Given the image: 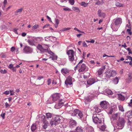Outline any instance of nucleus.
Masks as SVG:
<instances>
[{"label":"nucleus","mask_w":132,"mask_h":132,"mask_svg":"<svg viewBox=\"0 0 132 132\" xmlns=\"http://www.w3.org/2000/svg\"><path fill=\"white\" fill-rule=\"evenodd\" d=\"M76 132H83V128L80 126H78L75 129Z\"/></svg>","instance_id":"a878e982"},{"label":"nucleus","mask_w":132,"mask_h":132,"mask_svg":"<svg viewBox=\"0 0 132 132\" xmlns=\"http://www.w3.org/2000/svg\"><path fill=\"white\" fill-rule=\"evenodd\" d=\"M125 122V121L123 118H119L116 127V128L118 129H122L124 126Z\"/></svg>","instance_id":"7ed1b4c3"},{"label":"nucleus","mask_w":132,"mask_h":132,"mask_svg":"<svg viewBox=\"0 0 132 132\" xmlns=\"http://www.w3.org/2000/svg\"><path fill=\"white\" fill-rule=\"evenodd\" d=\"M92 109V111L94 112L95 114L96 113H98L101 111L96 106L93 107Z\"/></svg>","instance_id":"5701e85b"},{"label":"nucleus","mask_w":132,"mask_h":132,"mask_svg":"<svg viewBox=\"0 0 132 132\" xmlns=\"http://www.w3.org/2000/svg\"><path fill=\"white\" fill-rule=\"evenodd\" d=\"M106 77L107 78H110L112 76L111 72V70H109L106 72Z\"/></svg>","instance_id":"c85d7f7f"},{"label":"nucleus","mask_w":132,"mask_h":132,"mask_svg":"<svg viewBox=\"0 0 132 132\" xmlns=\"http://www.w3.org/2000/svg\"><path fill=\"white\" fill-rule=\"evenodd\" d=\"M24 52L27 54L31 53L32 51V48L28 46H26L23 49Z\"/></svg>","instance_id":"ddd939ff"},{"label":"nucleus","mask_w":132,"mask_h":132,"mask_svg":"<svg viewBox=\"0 0 132 132\" xmlns=\"http://www.w3.org/2000/svg\"><path fill=\"white\" fill-rule=\"evenodd\" d=\"M69 3L72 5L74 4V0H69Z\"/></svg>","instance_id":"8fccbe9b"},{"label":"nucleus","mask_w":132,"mask_h":132,"mask_svg":"<svg viewBox=\"0 0 132 132\" xmlns=\"http://www.w3.org/2000/svg\"><path fill=\"white\" fill-rule=\"evenodd\" d=\"M93 95L91 94L90 96H89L85 98V100H87V101H90L92 100L93 97Z\"/></svg>","instance_id":"72a5a7b5"},{"label":"nucleus","mask_w":132,"mask_h":132,"mask_svg":"<svg viewBox=\"0 0 132 132\" xmlns=\"http://www.w3.org/2000/svg\"><path fill=\"white\" fill-rule=\"evenodd\" d=\"M105 68V66L103 65L102 66L101 68L97 71V72L96 73V75L102 78L103 76V73Z\"/></svg>","instance_id":"1a4fd4ad"},{"label":"nucleus","mask_w":132,"mask_h":132,"mask_svg":"<svg viewBox=\"0 0 132 132\" xmlns=\"http://www.w3.org/2000/svg\"><path fill=\"white\" fill-rule=\"evenodd\" d=\"M13 67V64H11L8 66V67L9 68L11 69Z\"/></svg>","instance_id":"680f3d73"},{"label":"nucleus","mask_w":132,"mask_h":132,"mask_svg":"<svg viewBox=\"0 0 132 132\" xmlns=\"http://www.w3.org/2000/svg\"><path fill=\"white\" fill-rule=\"evenodd\" d=\"M44 78V77L43 76H38V77L37 79L40 80L43 79Z\"/></svg>","instance_id":"13d9d810"},{"label":"nucleus","mask_w":132,"mask_h":132,"mask_svg":"<svg viewBox=\"0 0 132 132\" xmlns=\"http://www.w3.org/2000/svg\"><path fill=\"white\" fill-rule=\"evenodd\" d=\"M113 22L120 26L122 22L121 19L120 18H117L114 19L113 21Z\"/></svg>","instance_id":"dca6fc26"},{"label":"nucleus","mask_w":132,"mask_h":132,"mask_svg":"<svg viewBox=\"0 0 132 132\" xmlns=\"http://www.w3.org/2000/svg\"><path fill=\"white\" fill-rule=\"evenodd\" d=\"M0 72H1L2 73L4 74L6 73L7 72V71L5 70H3L2 69H0Z\"/></svg>","instance_id":"de8ad7c7"},{"label":"nucleus","mask_w":132,"mask_h":132,"mask_svg":"<svg viewBox=\"0 0 132 132\" xmlns=\"http://www.w3.org/2000/svg\"><path fill=\"white\" fill-rule=\"evenodd\" d=\"M127 31L128 32V34L130 35H131L132 34V32L131 31V29H127Z\"/></svg>","instance_id":"3c124183"},{"label":"nucleus","mask_w":132,"mask_h":132,"mask_svg":"<svg viewBox=\"0 0 132 132\" xmlns=\"http://www.w3.org/2000/svg\"><path fill=\"white\" fill-rule=\"evenodd\" d=\"M119 27V26L117 24H116L113 22H112L111 25V27L112 30L114 31H117Z\"/></svg>","instance_id":"2eb2a0df"},{"label":"nucleus","mask_w":132,"mask_h":132,"mask_svg":"<svg viewBox=\"0 0 132 132\" xmlns=\"http://www.w3.org/2000/svg\"><path fill=\"white\" fill-rule=\"evenodd\" d=\"M60 120L61 119L59 116H56L54 118V121H51L50 122V124L51 126L56 125L60 123Z\"/></svg>","instance_id":"6e6552de"},{"label":"nucleus","mask_w":132,"mask_h":132,"mask_svg":"<svg viewBox=\"0 0 132 132\" xmlns=\"http://www.w3.org/2000/svg\"><path fill=\"white\" fill-rule=\"evenodd\" d=\"M77 123L75 120L70 119V126L71 128L74 127L76 125Z\"/></svg>","instance_id":"412c9836"},{"label":"nucleus","mask_w":132,"mask_h":132,"mask_svg":"<svg viewBox=\"0 0 132 132\" xmlns=\"http://www.w3.org/2000/svg\"><path fill=\"white\" fill-rule=\"evenodd\" d=\"M41 118L42 121L43 123L47 122V121L46 120V117L45 116H42Z\"/></svg>","instance_id":"ea45409f"},{"label":"nucleus","mask_w":132,"mask_h":132,"mask_svg":"<svg viewBox=\"0 0 132 132\" xmlns=\"http://www.w3.org/2000/svg\"><path fill=\"white\" fill-rule=\"evenodd\" d=\"M63 9L65 11H70L71 10L68 7L64 8H63Z\"/></svg>","instance_id":"5fc2aeb1"},{"label":"nucleus","mask_w":132,"mask_h":132,"mask_svg":"<svg viewBox=\"0 0 132 132\" xmlns=\"http://www.w3.org/2000/svg\"><path fill=\"white\" fill-rule=\"evenodd\" d=\"M99 114L96 115H93V116L92 118L95 124L99 125H101L102 123V119L103 120V118H102V119L99 118Z\"/></svg>","instance_id":"39448f33"},{"label":"nucleus","mask_w":132,"mask_h":132,"mask_svg":"<svg viewBox=\"0 0 132 132\" xmlns=\"http://www.w3.org/2000/svg\"><path fill=\"white\" fill-rule=\"evenodd\" d=\"M96 81L94 78L89 79L87 81V83L88 85L90 86L94 83Z\"/></svg>","instance_id":"4be33fe9"},{"label":"nucleus","mask_w":132,"mask_h":132,"mask_svg":"<svg viewBox=\"0 0 132 132\" xmlns=\"http://www.w3.org/2000/svg\"><path fill=\"white\" fill-rule=\"evenodd\" d=\"M51 37V36L50 37H45V41H48L50 40L49 38L50 37Z\"/></svg>","instance_id":"bf43d9fd"},{"label":"nucleus","mask_w":132,"mask_h":132,"mask_svg":"<svg viewBox=\"0 0 132 132\" xmlns=\"http://www.w3.org/2000/svg\"><path fill=\"white\" fill-rule=\"evenodd\" d=\"M36 125L35 123L33 124L31 126V128L32 131L33 132L35 131L37 128Z\"/></svg>","instance_id":"c756f323"},{"label":"nucleus","mask_w":132,"mask_h":132,"mask_svg":"<svg viewBox=\"0 0 132 132\" xmlns=\"http://www.w3.org/2000/svg\"><path fill=\"white\" fill-rule=\"evenodd\" d=\"M113 110L112 108H111L109 110V112L108 113V114L109 115L110 114H112L113 113Z\"/></svg>","instance_id":"a18cd8bd"},{"label":"nucleus","mask_w":132,"mask_h":132,"mask_svg":"<svg viewBox=\"0 0 132 132\" xmlns=\"http://www.w3.org/2000/svg\"><path fill=\"white\" fill-rule=\"evenodd\" d=\"M63 103V101L62 100H60L58 103L55 105V108L57 109H60L62 107Z\"/></svg>","instance_id":"4468645a"},{"label":"nucleus","mask_w":132,"mask_h":132,"mask_svg":"<svg viewBox=\"0 0 132 132\" xmlns=\"http://www.w3.org/2000/svg\"><path fill=\"white\" fill-rule=\"evenodd\" d=\"M49 124L48 121L43 122V127L44 129H46L49 126Z\"/></svg>","instance_id":"cd10ccee"},{"label":"nucleus","mask_w":132,"mask_h":132,"mask_svg":"<svg viewBox=\"0 0 132 132\" xmlns=\"http://www.w3.org/2000/svg\"><path fill=\"white\" fill-rule=\"evenodd\" d=\"M50 58H51L53 60H56L57 58V56L56 55H53Z\"/></svg>","instance_id":"c03bdc74"},{"label":"nucleus","mask_w":132,"mask_h":132,"mask_svg":"<svg viewBox=\"0 0 132 132\" xmlns=\"http://www.w3.org/2000/svg\"><path fill=\"white\" fill-rule=\"evenodd\" d=\"M98 15L100 17L104 18L105 17L106 14L102 11L101 10H99L98 11Z\"/></svg>","instance_id":"aec40b11"},{"label":"nucleus","mask_w":132,"mask_h":132,"mask_svg":"<svg viewBox=\"0 0 132 132\" xmlns=\"http://www.w3.org/2000/svg\"><path fill=\"white\" fill-rule=\"evenodd\" d=\"M54 101L55 102L60 99V95L58 93H55L52 96Z\"/></svg>","instance_id":"f3484780"},{"label":"nucleus","mask_w":132,"mask_h":132,"mask_svg":"<svg viewBox=\"0 0 132 132\" xmlns=\"http://www.w3.org/2000/svg\"><path fill=\"white\" fill-rule=\"evenodd\" d=\"M6 26L4 25H2L1 27V28L2 29H4L6 28Z\"/></svg>","instance_id":"49530a36"},{"label":"nucleus","mask_w":132,"mask_h":132,"mask_svg":"<svg viewBox=\"0 0 132 132\" xmlns=\"http://www.w3.org/2000/svg\"><path fill=\"white\" fill-rule=\"evenodd\" d=\"M10 92L9 91L7 90L5 91L4 93H3V94H5L6 95H8L10 94Z\"/></svg>","instance_id":"4d7b16f0"},{"label":"nucleus","mask_w":132,"mask_h":132,"mask_svg":"<svg viewBox=\"0 0 132 132\" xmlns=\"http://www.w3.org/2000/svg\"><path fill=\"white\" fill-rule=\"evenodd\" d=\"M119 110L121 111L122 112H123L124 111V109L123 107L121 105H120L118 106Z\"/></svg>","instance_id":"79ce46f5"},{"label":"nucleus","mask_w":132,"mask_h":132,"mask_svg":"<svg viewBox=\"0 0 132 132\" xmlns=\"http://www.w3.org/2000/svg\"><path fill=\"white\" fill-rule=\"evenodd\" d=\"M54 102L53 100V98L52 97H51L47 101V103L48 104H52Z\"/></svg>","instance_id":"7c9ffc66"},{"label":"nucleus","mask_w":132,"mask_h":132,"mask_svg":"<svg viewBox=\"0 0 132 132\" xmlns=\"http://www.w3.org/2000/svg\"><path fill=\"white\" fill-rule=\"evenodd\" d=\"M128 77L126 79V82L127 83H130L132 81V73H129L128 75Z\"/></svg>","instance_id":"a211bd4d"},{"label":"nucleus","mask_w":132,"mask_h":132,"mask_svg":"<svg viewBox=\"0 0 132 132\" xmlns=\"http://www.w3.org/2000/svg\"><path fill=\"white\" fill-rule=\"evenodd\" d=\"M74 79L70 76H68L65 81V84L67 87H71L72 85V81H75Z\"/></svg>","instance_id":"423d86ee"},{"label":"nucleus","mask_w":132,"mask_h":132,"mask_svg":"<svg viewBox=\"0 0 132 132\" xmlns=\"http://www.w3.org/2000/svg\"><path fill=\"white\" fill-rule=\"evenodd\" d=\"M115 5L117 7H123L125 6L124 4L121 3H120L116 2L115 3Z\"/></svg>","instance_id":"bb28decb"},{"label":"nucleus","mask_w":132,"mask_h":132,"mask_svg":"<svg viewBox=\"0 0 132 132\" xmlns=\"http://www.w3.org/2000/svg\"><path fill=\"white\" fill-rule=\"evenodd\" d=\"M47 82L48 83L47 84H48V85H49L51 83V81H52V80H51V79H48L47 80Z\"/></svg>","instance_id":"6e6d98bb"},{"label":"nucleus","mask_w":132,"mask_h":132,"mask_svg":"<svg viewBox=\"0 0 132 132\" xmlns=\"http://www.w3.org/2000/svg\"><path fill=\"white\" fill-rule=\"evenodd\" d=\"M23 10V9L22 8L18 9L15 12V14L16 15L18 14V13H20Z\"/></svg>","instance_id":"c9c22d12"},{"label":"nucleus","mask_w":132,"mask_h":132,"mask_svg":"<svg viewBox=\"0 0 132 132\" xmlns=\"http://www.w3.org/2000/svg\"><path fill=\"white\" fill-rule=\"evenodd\" d=\"M111 72L112 76L113 77L116 75V72L114 70H111Z\"/></svg>","instance_id":"a19ab883"},{"label":"nucleus","mask_w":132,"mask_h":132,"mask_svg":"<svg viewBox=\"0 0 132 132\" xmlns=\"http://www.w3.org/2000/svg\"><path fill=\"white\" fill-rule=\"evenodd\" d=\"M1 57L2 58H5L6 57V55L4 54H2L0 55Z\"/></svg>","instance_id":"0e129e2a"},{"label":"nucleus","mask_w":132,"mask_h":132,"mask_svg":"<svg viewBox=\"0 0 132 132\" xmlns=\"http://www.w3.org/2000/svg\"><path fill=\"white\" fill-rule=\"evenodd\" d=\"M69 70L67 68H62L61 70V73L64 76L69 73Z\"/></svg>","instance_id":"6ab92c4d"},{"label":"nucleus","mask_w":132,"mask_h":132,"mask_svg":"<svg viewBox=\"0 0 132 132\" xmlns=\"http://www.w3.org/2000/svg\"><path fill=\"white\" fill-rule=\"evenodd\" d=\"M71 116H76L80 119L82 118L83 116L82 112L78 109H75L71 114Z\"/></svg>","instance_id":"20e7f679"},{"label":"nucleus","mask_w":132,"mask_h":132,"mask_svg":"<svg viewBox=\"0 0 132 132\" xmlns=\"http://www.w3.org/2000/svg\"><path fill=\"white\" fill-rule=\"evenodd\" d=\"M71 29V28H63L62 30V31H65L69 30L70 29Z\"/></svg>","instance_id":"09e8293b"},{"label":"nucleus","mask_w":132,"mask_h":132,"mask_svg":"<svg viewBox=\"0 0 132 132\" xmlns=\"http://www.w3.org/2000/svg\"><path fill=\"white\" fill-rule=\"evenodd\" d=\"M15 50V48L14 47H12L11 49V51L12 52H14Z\"/></svg>","instance_id":"052dcab7"},{"label":"nucleus","mask_w":132,"mask_h":132,"mask_svg":"<svg viewBox=\"0 0 132 132\" xmlns=\"http://www.w3.org/2000/svg\"><path fill=\"white\" fill-rule=\"evenodd\" d=\"M60 22V21L59 20L57 19H55V28H57L59 25V24Z\"/></svg>","instance_id":"473e14b6"},{"label":"nucleus","mask_w":132,"mask_h":132,"mask_svg":"<svg viewBox=\"0 0 132 132\" xmlns=\"http://www.w3.org/2000/svg\"><path fill=\"white\" fill-rule=\"evenodd\" d=\"M48 45H47L39 44L37 46V49L41 52H45L48 51Z\"/></svg>","instance_id":"f03ea898"},{"label":"nucleus","mask_w":132,"mask_h":132,"mask_svg":"<svg viewBox=\"0 0 132 132\" xmlns=\"http://www.w3.org/2000/svg\"><path fill=\"white\" fill-rule=\"evenodd\" d=\"M118 79L117 78H116L114 79L113 80V83L115 84H117L118 82Z\"/></svg>","instance_id":"4c0bfd02"},{"label":"nucleus","mask_w":132,"mask_h":132,"mask_svg":"<svg viewBox=\"0 0 132 132\" xmlns=\"http://www.w3.org/2000/svg\"><path fill=\"white\" fill-rule=\"evenodd\" d=\"M86 131L88 132H93L94 131L93 128L90 126H88L86 128Z\"/></svg>","instance_id":"b1692460"},{"label":"nucleus","mask_w":132,"mask_h":132,"mask_svg":"<svg viewBox=\"0 0 132 132\" xmlns=\"http://www.w3.org/2000/svg\"><path fill=\"white\" fill-rule=\"evenodd\" d=\"M111 123L113 125V121H116L120 117V114L119 113H116L113 114L110 117Z\"/></svg>","instance_id":"0eeeda50"},{"label":"nucleus","mask_w":132,"mask_h":132,"mask_svg":"<svg viewBox=\"0 0 132 132\" xmlns=\"http://www.w3.org/2000/svg\"><path fill=\"white\" fill-rule=\"evenodd\" d=\"M35 40V39H28L27 40V42L29 45L33 46L34 45Z\"/></svg>","instance_id":"393cba45"},{"label":"nucleus","mask_w":132,"mask_h":132,"mask_svg":"<svg viewBox=\"0 0 132 132\" xmlns=\"http://www.w3.org/2000/svg\"><path fill=\"white\" fill-rule=\"evenodd\" d=\"M88 3H86L84 2H82L80 3V4L81 6H83L84 7H87L88 4Z\"/></svg>","instance_id":"e433bc0d"},{"label":"nucleus","mask_w":132,"mask_h":132,"mask_svg":"<svg viewBox=\"0 0 132 132\" xmlns=\"http://www.w3.org/2000/svg\"><path fill=\"white\" fill-rule=\"evenodd\" d=\"M15 67H14L11 69L13 72H15L16 71V69Z\"/></svg>","instance_id":"338daca9"},{"label":"nucleus","mask_w":132,"mask_h":132,"mask_svg":"<svg viewBox=\"0 0 132 132\" xmlns=\"http://www.w3.org/2000/svg\"><path fill=\"white\" fill-rule=\"evenodd\" d=\"M38 27V25L37 24H36L34 25L32 27L33 29H37Z\"/></svg>","instance_id":"603ef678"},{"label":"nucleus","mask_w":132,"mask_h":132,"mask_svg":"<svg viewBox=\"0 0 132 132\" xmlns=\"http://www.w3.org/2000/svg\"><path fill=\"white\" fill-rule=\"evenodd\" d=\"M46 116L47 119L51 118L52 117V114L51 113H47L46 114Z\"/></svg>","instance_id":"58836bf2"},{"label":"nucleus","mask_w":132,"mask_h":132,"mask_svg":"<svg viewBox=\"0 0 132 132\" xmlns=\"http://www.w3.org/2000/svg\"><path fill=\"white\" fill-rule=\"evenodd\" d=\"M101 106L103 109H106L109 106V103L106 101H103L101 102L100 103Z\"/></svg>","instance_id":"9b49d317"},{"label":"nucleus","mask_w":132,"mask_h":132,"mask_svg":"<svg viewBox=\"0 0 132 132\" xmlns=\"http://www.w3.org/2000/svg\"><path fill=\"white\" fill-rule=\"evenodd\" d=\"M5 113H4L3 114H2L1 115V116L3 118V119L5 118Z\"/></svg>","instance_id":"69168bd1"},{"label":"nucleus","mask_w":132,"mask_h":132,"mask_svg":"<svg viewBox=\"0 0 132 132\" xmlns=\"http://www.w3.org/2000/svg\"><path fill=\"white\" fill-rule=\"evenodd\" d=\"M10 95H13L14 94V92L13 90H10Z\"/></svg>","instance_id":"e2e57ef3"},{"label":"nucleus","mask_w":132,"mask_h":132,"mask_svg":"<svg viewBox=\"0 0 132 132\" xmlns=\"http://www.w3.org/2000/svg\"><path fill=\"white\" fill-rule=\"evenodd\" d=\"M72 9L73 10L78 13H79L80 11L79 8L77 7L73 6L72 7Z\"/></svg>","instance_id":"2f4dec72"},{"label":"nucleus","mask_w":132,"mask_h":132,"mask_svg":"<svg viewBox=\"0 0 132 132\" xmlns=\"http://www.w3.org/2000/svg\"><path fill=\"white\" fill-rule=\"evenodd\" d=\"M67 54L68 56L69 60L74 64L76 63V60H75V53L73 50H70L67 51Z\"/></svg>","instance_id":"f257e3e1"},{"label":"nucleus","mask_w":132,"mask_h":132,"mask_svg":"<svg viewBox=\"0 0 132 132\" xmlns=\"http://www.w3.org/2000/svg\"><path fill=\"white\" fill-rule=\"evenodd\" d=\"M98 127L102 131L104 130L106 128V127L105 126L103 125H100L98 126Z\"/></svg>","instance_id":"f704fd0d"},{"label":"nucleus","mask_w":132,"mask_h":132,"mask_svg":"<svg viewBox=\"0 0 132 132\" xmlns=\"http://www.w3.org/2000/svg\"><path fill=\"white\" fill-rule=\"evenodd\" d=\"M96 4L97 5H100L102 4V3L99 1H98L96 3Z\"/></svg>","instance_id":"774afa93"},{"label":"nucleus","mask_w":132,"mask_h":132,"mask_svg":"<svg viewBox=\"0 0 132 132\" xmlns=\"http://www.w3.org/2000/svg\"><path fill=\"white\" fill-rule=\"evenodd\" d=\"M117 96L118 97L119 100L122 101L124 100L125 99H127L129 97L126 94L123 95L121 94H118Z\"/></svg>","instance_id":"f8f14e48"},{"label":"nucleus","mask_w":132,"mask_h":132,"mask_svg":"<svg viewBox=\"0 0 132 132\" xmlns=\"http://www.w3.org/2000/svg\"><path fill=\"white\" fill-rule=\"evenodd\" d=\"M79 69L78 71L79 72L87 71L88 70V68L84 64H82L81 65H79Z\"/></svg>","instance_id":"9d476101"},{"label":"nucleus","mask_w":132,"mask_h":132,"mask_svg":"<svg viewBox=\"0 0 132 132\" xmlns=\"http://www.w3.org/2000/svg\"><path fill=\"white\" fill-rule=\"evenodd\" d=\"M106 93L110 95H112L113 93L112 91L108 89L106 90Z\"/></svg>","instance_id":"37998d69"},{"label":"nucleus","mask_w":132,"mask_h":132,"mask_svg":"<svg viewBox=\"0 0 132 132\" xmlns=\"http://www.w3.org/2000/svg\"><path fill=\"white\" fill-rule=\"evenodd\" d=\"M128 121L131 122L132 121V117L131 116H129L128 117Z\"/></svg>","instance_id":"864d4df0"}]
</instances>
